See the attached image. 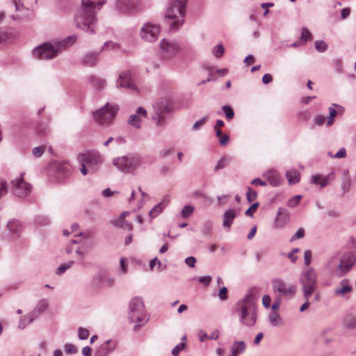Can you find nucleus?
Instances as JSON below:
<instances>
[{
    "instance_id": "bf43d9fd",
    "label": "nucleus",
    "mask_w": 356,
    "mask_h": 356,
    "mask_svg": "<svg viewBox=\"0 0 356 356\" xmlns=\"http://www.w3.org/2000/svg\"><path fill=\"white\" fill-rule=\"evenodd\" d=\"M197 280L200 283L202 284L204 286H208L211 283V282L212 280V277L210 275H207V276L200 277H198Z\"/></svg>"
},
{
    "instance_id": "37998d69",
    "label": "nucleus",
    "mask_w": 356,
    "mask_h": 356,
    "mask_svg": "<svg viewBox=\"0 0 356 356\" xmlns=\"http://www.w3.org/2000/svg\"><path fill=\"white\" fill-rule=\"evenodd\" d=\"M301 199H302L301 195H295L288 201L287 205L289 207H295L299 204Z\"/></svg>"
},
{
    "instance_id": "5701e85b",
    "label": "nucleus",
    "mask_w": 356,
    "mask_h": 356,
    "mask_svg": "<svg viewBox=\"0 0 356 356\" xmlns=\"http://www.w3.org/2000/svg\"><path fill=\"white\" fill-rule=\"evenodd\" d=\"M236 216V211L234 209H229L225 211L222 216V226L225 228L229 229Z\"/></svg>"
},
{
    "instance_id": "09e8293b",
    "label": "nucleus",
    "mask_w": 356,
    "mask_h": 356,
    "mask_svg": "<svg viewBox=\"0 0 356 356\" xmlns=\"http://www.w3.org/2000/svg\"><path fill=\"white\" fill-rule=\"evenodd\" d=\"M45 149L46 147L44 146L35 147L33 149V154L34 156L39 158L43 154Z\"/></svg>"
},
{
    "instance_id": "f03ea898",
    "label": "nucleus",
    "mask_w": 356,
    "mask_h": 356,
    "mask_svg": "<svg viewBox=\"0 0 356 356\" xmlns=\"http://www.w3.org/2000/svg\"><path fill=\"white\" fill-rule=\"evenodd\" d=\"M236 312L241 325L251 327L257 322V304L253 289L249 290L245 296L236 304Z\"/></svg>"
},
{
    "instance_id": "774afa93",
    "label": "nucleus",
    "mask_w": 356,
    "mask_h": 356,
    "mask_svg": "<svg viewBox=\"0 0 356 356\" xmlns=\"http://www.w3.org/2000/svg\"><path fill=\"white\" fill-rule=\"evenodd\" d=\"M124 221V218L119 217L118 219L113 220L112 224L115 227L122 228Z\"/></svg>"
},
{
    "instance_id": "72a5a7b5",
    "label": "nucleus",
    "mask_w": 356,
    "mask_h": 356,
    "mask_svg": "<svg viewBox=\"0 0 356 356\" xmlns=\"http://www.w3.org/2000/svg\"><path fill=\"white\" fill-rule=\"evenodd\" d=\"M312 39V35L309 32V31L305 27L302 28L300 40L303 43H305L306 42H307L308 40H311Z\"/></svg>"
},
{
    "instance_id": "ddd939ff",
    "label": "nucleus",
    "mask_w": 356,
    "mask_h": 356,
    "mask_svg": "<svg viewBox=\"0 0 356 356\" xmlns=\"http://www.w3.org/2000/svg\"><path fill=\"white\" fill-rule=\"evenodd\" d=\"M24 174L11 181L12 193L19 197H24L29 195L31 191V186L24 180Z\"/></svg>"
},
{
    "instance_id": "e2e57ef3",
    "label": "nucleus",
    "mask_w": 356,
    "mask_h": 356,
    "mask_svg": "<svg viewBox=\"0 0 356 356\" xmlns=\"http://www.w3.org/2000/svg\"><path fill=\"white\" fill-rule=\"evenodd\" d=\"M7 184L3 180H0V198L7 193Z\"/></svg>"
},
{
    "instance_id": "dca6fc26",
    "label": "nucleus",
    "mask_w": 356,
    "mask_h": 356,
    "mask_svg": "<svg viewBox=\"0 0 356 356\" xmlns=\"http://www.w3.org/2000/svg\"><path fill=\"white\" fill-rule=\"evenodd\" d=\"M116 86L118 88H122L137 90V87L131 78V74L129 71H124L121 72L116 81Z\"/></svg>"
},
{
    "instance_id": "8fccbe9b",
    "label": "nucleus",
    "mask_w": 356,
    "mask_h": 356,
    "mask_svg": "<svg viewBox=\"0 0 356 356\" xmlns=\"http://www.w3.org/2000/svg\"><path fill=\"white\" fill-rule=\"evenodd\" d=\"M259 205V202H255L252 204L245 212V214L248 216H253L254 213L256 211Z\"/></svg>"
},
{
    "instance_id": "052dcab7",
    "label": "nucleus",
    "mask_w": 356,
    "mask_h": 356,
    "mask_svg": "<svg viewBox=\"0 0 356 356\" xmlns=\"http://www.w3.org/2000/svg\"><path fill=\"white\" fill-rule=\"evenodd\" d=\"M325 121V117L321 115H318L315 116L314 119V123L316 126H322L324 124Z\"/></svg>"
},
{
    "instance_id": "13d9d810",
    "label": "nucleus",
    "mask_w": 356,
    "mask_h": 356,
    "mask_svg": "<svg viewBox=\"0 0 356 356\" xmlns=\"http://www.w3.org/2000/svg\"><path fill=\"white\" fill-rule=\"evenodd\" d=\"M212 227H213V225L211 222H207L204 223L202 229V232L204 235H207L209 234L211 229H212Z\"/></svg>"
},
{
    "instance_id": "a211bd4d",
    "label": "nucleus",
    "mask_w": 356,
    "mask_h": 356,
    "mask_svg": "<svg viewBox=\"0 0 356 356\" xmlns=\"http://www.w3.org/2000/svg\"><path fill=\"white\" fill-rule=\"evenodd\" d=\"M141 116L143 118L147 117V111L143 107H138L136 113L132 114L129 116L127 122L129 124L134 127L135 128L140 127Z\"/></svg>"
},
{
    "instance_id": "7ed1b4c3",
    "label": "nucleus",
    "mask_w": 356,
    "mask_h": 356,
    "mask_svg": "<svg viewBox=\"0 0 356 356\" xmlns=\"http://www.w3.org/2000/svg\"><path fill=\"white\" fill-rule=\"evenodd\" d=\"M76 39V37L75 35H72L54 44L44 42L33 49V55L35 58L40 60L52 59L62 51L68 42L73 44Z\"/></svg>"
},
{
    "instance_id": "f704fd0d",
    "label": "nucleus",
    "mask_w": 356,
    "mask_h": 356,
    "mask_svg": "<svg viewBox=\"0 0 356 356\" xmlns=\"http://www.w3.org/2000/svg\"><path fill=\"white\" fill-rule=\"evenodd\" d=\"M109 343H110V341L108 340L106 343L101 345L96 353V355L106 356L109 353V350L108 349V345Z\"/></svg>"
},
{
    "instance_id": "c03bdc74",
    "label": "nucleus",
    "mask_w": 356,
    "mask_h": 356,
    "mask_svg": "<svg viewBox=\"0 0 356 356\" xmlns=\"http://www.w3.org/2000/svg\"><path fill=\"white\" fill-rule=\"evenodd\" d=\"M162 115L163 114H159L155 112L154 115L152 116V120L156 121V125L159 127L163 126L165 124V118Z\"/></svg>"
},
{
    "instance_id": "de8ad7c7",
    "label": "nucleus",
    "mask_w": 356,
    "mask_h": 356,
    "mask_svg": "<svg viewBox=\"0 0 356 356\" xmlns=\"http://www.w3.org/2000/svg\"><path fill=\"white\" fill-rule=\"evenodd\" d=\"M185 343L181 342L175 346L172 350V355L174 356H178L180 352L184 348Z\"/></svg>"
},
{
    "instance_id": "393cba45",
    "label": "nucleus",
    "mask_w": 356,
    "mask_h": 356,
    "mask_svg": "<svg viewBox=\"0 0 356 356\" xmlns=\"http://www.w3.org/2000/svg\"><path fill=\"white\" fill-rule=\"evenodd\" d=\"M264 176L266 177L271 186L276 187L281 184L279 174L276 170H268L266 172H265Z\"/></svg>"
},
{
    "instance_id": "3c124183",
    "label": "nucleus",
    "mask_w": 356,
    "mask_h": 356,
    "mask_svg": "<svg viewBox=\"0 0 356 356\" xmlns=\"http://www.w3.org/2000/svg\"><path fill=\"white\" fill-rule=\"evenodd\" d=\"M90 79H91V81L93 82V83L95 85V86L98 88H103L106 85V81L103 79L96 78V77H91Z\"/></svg>"
},
{
    "instance_id": "6e6552de",
    "label": "nucleus",
    "mask_w": 356,
    "mask_h": 356,
    "mask_svg": "<svg viewBox=\"0 0 356 356\" xmlns=\"http://www.w3.org/2000/svg\"><path fill=\"white\" fill-rule=\"evenodd\" d=\"M300 282L304 298L314 294L317 289V275L315 270L313 268L304 270L300 275Z\"/></svg>"
},
{
    "instance_id": "338daca9",
    "label": "nucleus",
    "mask_w": 356,
    "mask_h": 356,
    "mask_svg": "<svg viewBox=\"0 0 356 356\" xmlns=\"http://www.w3.org/2000/svg\"><path fill=\"white\" fill-rule=\"evenodd\" d=\"M185 263L189 267L193 268L195 266L196 263V259L194 257H188L185 259Z\"/></svg>"
},
{
    "instance_id": "412c9836",
    "label": "nucleus",
    "mask_w": 356,
    "mask_h": 356,
    "mask_svg": "<svg viewBox=\"0 0 356 356\" xmlns=\"http://www.w3.org/2000/svg\"><path fill=\"white\" fill-rule=\"evenodd\" d=\"M170 102L166 98H161L154 104V111L159 114H164L170 112Z\"/></svg>"
},
{
    "instance_id": "9d476101",
    "label": "nucleus",
    "mask_w": 356,
    "mask_h": 356,
    "mask_svg": "<svg viewBox=\"0 0 356 356\" xmlns=\"http://www.w3.org/2000/svg\"><path fill=\"white\" fill-rule=\"evenodd\" d=\"M356 263V251L348 252L343 254L339 264L337 266V275L342 277L348 273Z\"/></svg>"
},
{
    "instance_id": "69168bd1",
    "label": "nucleus",
    "mask_w": 356,
    "mask_h": 356,
    "mask_svg": "<svg viewBox=\"0 0 356 356\" xmlns=\"http://www.w3.org/2000/svg\"><path fill=\"white\" fill-rule=\"evenodd\" d=\"M16 11H20L24 9V4L22 0H13Z\"/></svg>"
},
{
    "instance_id": "f257e3e1",
    "label": "nucleus",
    "mask_w": 356,
    "mask_h": 356,
    "mask_svg": "<svg viewBox=\"0 0 356 356\" xmlns=\"http://www.w3.org/2000/svg\"><path fill=\"white\" fill-rule=\"evenodd\" d=\"M105 3L102 0H81V7L74 15L76 27L92 34L95 33L96 13Z\"/></svg>"
},
{
    "instance_id": "603ef678",
    "label": "nucleus",
    "mask_w": 356,
    "mask_h": 356,
    "mask_svg": "<svg viewBox=\"0 0 356 356\" xmlns=\"http://www.w3.org/2000/svg\"><path fill=\"white\" fill-rule=\"evenodd\" d=\"M218 297L220 300L225 301L227 300L228 296H227V289L225 286H223L218 291Z\"/></svg>"
},
{
    "instance_id": "c756f323",
    "label": "nucleus",
    "mask_w": 356,
    "mask_h": 356,
    "mask_svg": "<svg viewBox=\"0 0 356 356\" xmlns=\"http://www.w3.org/2000/svg\"><path fill=\"white\" fill-rule=\"evenodd\" d=\"M268 320L270 323L274 327H280L283 325V321L280 314L276 312H272L269 316Z\"/></svg>"
},
{
    "instance_id": "c9c22d12",
    "label": "nucleus",
    "mask_w": 356,
    "mask_h": 356,
    "mask_svg": "<svg viewBox=\"0 0 356 356\" xmlns=\"http://www.w3.org/2000/svg\"><path fill=\"white\" fill-rule=\"evenodd\" d=\"M74 261H70L67 263L62 264L59 266V267L56 269V274L57 275H62L64 273L67 269L72 267L73 265Z\"/></svg>"
},
{
    "instance_id": "4468645a",
    "label": "nucleus",
    "mask_w": 356,
    "mask_h": 356,
    "mask_svg": "<svg viewBox=\"0 0 356 356\" xmlns=\"http://www.w3.org/2000/svg\"><path fill=\"white\" fill-rule=\"evenodd\" d=\"M160 47L163 56L167 58H171L175 56L180 49L179 44L175 41L167 39L161 40Z\"/></svg>"
},
{
    "instance_id": "0e129e2a",
    "label": "nucleus",
    "mask_w": 356,
    "mask_h": 356,
    "mask_svg": "<svg viewBox=\"0 0 356 356\" xmlns=\"http://www.w3.org/2000/svg\"><path fill=\"white\" fill-rule=\"evenodd\" d=\"M271 298L268 295H264L262 298V303L265 308H269L270 306Z\"/></svg>"
},
{
    "instance_id": "39448f33",
    "label": "nucleus",
    "mask_w": 356,
    "mask_h": 356,
    "mask_svg": "<svg viewBox=\"0 0 356 356\" xmlns=\"http://www.w3.org/2000/svg\"><path fill=\"white\" fill-rule=\"evenodd\" d=\"M78 161L81 164V172L83 175L88 174V170L91 172H95L98 167L103 163L104 158L95 151H88L79 154Z\"/></svg>"
},
{
    "instance_id": "f8f14e48",
    "label": "nucleus",
    "mask_w": 356,
    "mask_h": 356,
    "mask_svg": "<svg viewBox=\"0 0 356 356\" xmlns=\"http://www.w3.org/2000/svg\"><path fill=\"white\" fill-rule=\"evenodd\" d=\"M161 28L158 24L147 22L140 29L141 38L148 42H154L159 38Z\"/></svg>"
},
{
    "instance_id": "0eeeda50",
    "label": "nucleus",
    "mask_w": 356,
    "mask_h": 356,
    "mask_svg": "<svg viewBox=\"0 0 356 356\" xmlns=\"http://www.w3.org/2000/svg\"><path fill=\"white\" fill-rule=\"evenodd\" d=\"M119 110V107L115 104L106 103L103 107L95 112H93L95 120L103 126L111 124Z\"/></svg>"
},
{
    "instance_id": "423d86ee",
    "label": "nucleus",
    "mask_w": 356,
    "mask_h": 356,
    "mask_svg": "<svg viewBox=\"0 0 356 356\" xmlns=\"http://www.w3.org/2000/svg\"><path fill=\"white\" fill-rule=\"evenodd\" d=\"M129 319L131 323H136L140 327L147 322L145 319V309L143 300L141 298L135 297L129 303Z\"/></svg>"
},
{
    "instance_id": "49530a36",
    "label": "nucleus",
    "mask_w": 356,
    "mask_h": 356,
    "mask_svg": "<svg viewBox=\"0 0 356 356\" xmlns=\"http://www.w3.org/2000/svg\"><path fill=\"white\" fill-rule=\"evenodd\" d=\"M298 116L300 120L307 122L310 119L311 113L309 111L306 110L300 112Z\"/></svg>"
},
{
    "instance_id": "a19ab883",
    "label": "nucleus",
    "mask_w": 356,
    "mask_h": 356,
    "mask_svg": "<svg viewBox=\"0 0 356 356\" xmlns=\"http://www.w3.org/2000/svg\"><path fill=\"white\" fill-rule=\"evenodd\" d=\"M314 45L316 49L321 52H324L327 49V45L323 40H316Z\"/></svg>"
},
{
    "instance_id": "2f4dec72",
    "label": "nucleus",
    "mask_w": 356,
    "mask_h": 356,
    "mask_svg": "<svg viewBox=\"0 0 356 356\" xmlns=\"http://www.w3.org/2000/svg\"><path fill=\"white\" fill-rule=\"evenodd\" d=\"M330 332V328H325V329L323 330L320 333V337L323 339V341L325 345H327L334 341L333 338L329 337L327 336V334Z\"/></svg>"
},
{
    "instance_id": "1a4fd4ad",
    "label": "nucleus",
    "mask_w": 356,
    "mask_h": 356,
    "mask_svg": "<svg viewBox=\"0 0 356 356\" xmlns=\"http://www.w3.org/2000/svg\"><path fill=\"white\" fill-rule=\"evenodd\" d=\"M113 165L120 171L129 173L143 163V158L138 155L124 156L113 160Z\"/></svg>"
},
{
    "instance_id": "c85d7f7f",
    "label": "nucleus",
    "mask_w": 356,
    "mask_h": 356,
    "mask_svg": "<svg viewBox=\"0 0 356 356\" xmlns=\"http://www.w3.org/2000/svg\"><path fill=\"white\" fill-rule=\"evenodd\" d=\"M49 305V302L47 299H42L40 300L34 310L31 313H34L35 315H37V317L42 314L47 307Z\"/></svg>"
},
{
    "instance_id": "4be33fe9",
    "label": "nucleus",
    "mask_w": 356,
    "mask_h": 356,
    "mask_svg": "<svg viewBox=\"0 0 356 356\" xmlns=\"http://www.w3.org/2000/svg\"><path fill=\"white\" fill-rule=\"evenodd\" d=\"M224 124L225 123L222 120H218L213 127L216 136L219 138V143L221 145H226L229 140V137L227 134H223L221 130L218 129V127H222Z\"/></svg>"
},
{
    "instance_id": "f3484780",
    "label": "nucleus",
    "mask_w": 356,
    "mask_h": 356,
    "mask_svg": "<svg viewBox=\"0 0 356 356\" xmlns=\"http://www.w3.org/2000/svg\"><path fill=\"white\" fill-rule=\"evenodd\" d=\"M289 213L286 209L282 207L278 208L274 220V227L276 229L283 228L289 222Z\"/></svg>"
},
{
    "instance_id": "aec40b11",
    "label": "nucleus",
    "mask_w": 356,
    "mask_h": 356,
    "mask_svg": "<svg viewBox=\"0 0 356 356\" xmlns=\"http://www.w3.org/2000/svg\"><path fill=\"white\" fill-rule=\"evenodd\" d=\"M352 291L353 286L350 284L349 280L345 278L340 281L339 286L335 288L334 293L339 297H343Z\"/></svg>"
},
{
    "instance_id": "864d4df0",
    "label": "nucleus",
    "mask_w": 356,
    "mask_h": 356,
    "mask_svg": "<svg viewBox=\"0 0 356 356\" xmlns=\"http://www.w3.org/2000/svg\"><path fill=\"white\" fill-rule=\"evenodd\" d=\"M65 351L67 354H74L77 353V348L74 344L69 343L65 345Z\"/></svg>"
},
{
    "instance_id": "58836bf2",
    "label": "nucleus",
    "mask_w": 356,
    "mask_h": 356,
    "mask_svg": "<svg viewBox=\"0 0 356 356\" xmlns=\"http://www.w3.org/2000/svg\"><path fill=\"white\" fill-rule=\"evenodd\" d=\"M194 207L190 205L184 206L181 210V216L184 218H188L193 212Z\"/></svg>"
},
{
    "instance_id": "4c0bfd02",
    "label": "nucleus",
    "mask_w": 356,
    "mask_h": 356,
    "mask_svg": "<svg viewBox=\"0 0 356 356\" xmlns=\"http://www.w3.org/2000/svg\"><path fill=\"white\" fill-rule=\"evenodd\" d=\"M222 110L225 113V115L227 120H232L234 116V112L232 108L228 105L222 106Z\"/></svg>"
},
{
    "instance_id": "5fc2aeb1",
    "label": "nucleus",
    "mask_w": 356,
    "mask_h": 356,
    "mask_svg": "<svg viewBox=\"0 0 356 356\" xmlns=\"http://www.w3.org/2000/svg\"><path fill=\"white\" fill-rule=\"evenodd\" d=\"M208 117H204L200 120H197L192 127L193 131L197 130L200 127L203 126L204 124L207 121Z\"/></svg>"
},
{
    "instance_id": "9b49d317",
    "label": "nucleus",
    "mask_w": 356,
    "mask_h": 356,
    "mask_svg": "<svg viewBox=\"0 0 356 356\" xmlns=\"http://www.w3.org/2000/svg\"><path fill=\"white\" fill-rule=\"evenodd\" d=\"M272 288L275 293L282 296L293 297L296 292V287L286 282L281 278H276L272 280Z\"/></svg>"
},
{
    "instance_id": "4d7b16f0",
    "label": "nucleus",
    "mask_w": 356,
    "mask_h": 356,
    "mask_svg": "<svg viewBox=\"0 0 356 356\" xmlns=\"http://www.w3.org/2000/svg\"><path fill=\"white\" fill-rule=\"evenodd\" d=\"M304 262L306 266H309L312 262V252L306 250L304 252Z\"/></svg>"
},
{
    "instance_id": "cd10ccee",
    "label": "nucleus",
    "mask_w": 356,
    "mask_h": 356,
    "mask_svg": "<svg viewBox=\"0 0 356 356\" xmlns=\"http://www.w3.org/2000/svg\"><path fill=\"white\" fill-rule=\"evenodd\" d=\"M37 318V315H35L34 313H29L27 315L23 316L19 322V327L21 329H24L26 327L27 325L33 322V321Z\"/></svg>"
},
{
    "instance_id": "473e14b6",
    "label": "nucleus",
    "mask_w": 356,
    "mask_h": 356,
    "mask_svg": "<svg viewBox=\"0 0 356 356\" xmlns=\"http://www.w3.org/2000/svg\"><path fill=\"white\" fill-rule=\"evenodd\" d=\"M164 208L163 207V205H161L159 203L155 205L149 212V216L154 218L156 217L158 215H159Z\"/></svg>"
},
{
    "instance_id": "6ab92c4d",
    "label": "nucleus",
    "mask_w": 356,
    "mask_h": 356,
    "mask_svg": "<svg viewBox=\"0 0 356 356\" xmlns=\"http://www.w3.org/2000/svg\"><path fill=\"white\" fill-rule=\"evenodd\" d=\"M334 179V172H331L325 177L321 175H312L311 177V182L315 185H320L321 188L327 186Z\"/></svg>"
},
{
    "instance_id": "a18cd8bd",
    "label": "nucleus",
    "mask_w": 356,
    "mask_h": 356,
    "mask_svg": "<svg viewBox=\"0 0 356 356\" xmlns=\"http://www.w3.org/2000/svg\"><path fill=\"white\" fill-rule=\"evenodd\" d=\"M89 334H90V332L87 329L83 328V327L79 328L78 335H79V339H81V340L87 339L89 337Z\"/></svg>"
},
{
    "instance_id": "bb28decb",
    "label": "nucleus",
    "mask_w": 356,
    "mask_h": 356,
    "mask_svg": "<svg viewBox=\"0 0 356 356\" xmlns=\"http://www.w3.org/2000/svg\"><path fill=\"white\" fill-rule=\"evenodd\" d=\"M300 177V174L297 170H290L286 172V177L291 185L298 183Z\"/></svg>"
},
{
    "instance_id": "b1692460",
    "label": "nucleus",
    "mask_w": 356,
    "mask_h": 356,
    "mask_svg": "<svg viewBox=\"0 0 356 356\" xmlns=\"http://www.w3.org/2000/svg\"><path fill=\"white\" fill-rule=\"evenodd\" d=\"M7 228L14 238L19 236L22 229L21 224L17 220H10L7 224Z\"/></svg>"
},
{
    "instance_id": "7c9ffc66",
    "label": "nucleus",
    "mask_w": 356,
    "mask_h": 356,
    "mask_svg": "<svg viewBox=\"0 0 356 356\" xmlns=\"http://www.w3.org/2000/svg\"><path fill=\"white\" fill-rule=\"evenodd\" d=\"M348 175V172L344 171V178L343 179V181L341 184V189L343 193L348 192L350 190L352 186V181Z\"/></svg>"
},
{
    "instance_id": "6e6d98bb",
    "label": "nucleus",
    "mask_w": 356,
    "mask_h": 356,
    "mask_svg": "<svg viewBox=\"0 0 356 356\" xmlns=\"http://www.w3.org/2000/svg\"><path fill=\"white\" fill-rule=\"evenodd\" d=\"M305 236V229L303 228H300L296 234L291 238L290 241H293L297 239L302 238Z\"/></svg>"
},
{
    "instance_id": "2eb2a0df",
    "label": "nucleus",
    "mask_w": 356,
    "mask_h": 356,
    "mask_svg": "<svg viewBox=\"0 0 356 356\" xmlns=\"http://www.w3.org/2000/svg\"><path fill=\"white\" fill-rule=\"evenodd\" d=\"M138 2L136 0H116L115 8L122 14L131 15L136 12Z\"/></svg>"
},
{
    "instance_id": "79ce46f5",
    "label": "nucleus",
    "mask_w": 356,
    "mask_h": 356,
    "mask_svg": "<svg viewBox=\"0 0 356 356\" xmlns=\"http://www.w3.org/2000/svg\"><path fill=\"white\" fill-rule=\"evenodd\" d=\"M329 116L327 121V125L330 126L334 122V118L337 115V111L332 107L329 108Z\"/></svg>"
},
{
    "instance_id": "ea45409f",
    "label": "nucleus",
    "mask_w": 356,
    "mask_h": 356,
    "mask_svg": "<svg viewBox=\"0 0 356 356\" xmlns=\"http://www.w3.org/2000/svg\"><path fill=\"white\" fill-rule=\"evenodd\" d=\"M224 47L220 44L213 48V54L216 58H220L224 54Z\"/></svg>"
},
{
    "instance_id": "20e7f679",
    "label": "nucleus",
    "mask_w": 356,
    "mask_h": 356,
    "mask_svg": "<svg viewBox=\"0 0 356 356\" xmlns=\"http://www.w3.org/2000/svg\"><path fill=\"white\" fill-rule=\"evenodd\" d=\"M188 0H171L166 9L165 18L172 20L169 24L170 31H177L184 24L186 15V6Z\"/></svg>"
},
{
    "instance_id": "a878e982",
    "label": "nucleus",
    "mask_w": 356,
    "mask_h": 356,
    "mask_svg": "<svg viewBox=\"0 0 356 356\" xmlns=\"http://www.w3.org/2000/svg\"><path fill=\"white\" fill-rule=\"evenodd\" d=\"M83 62L86 65L95 66L98 63V53L89 52L86 54L83 58Z\"/></svg>"
},
{
    "instance_id": "680f3d73",
    "label": "nucleus",
    "mask_w": 356,
    "mask_h": 356,
    "mask_svg": "<svg viewBox=\"0 0 356 356\" xmlns=\"http://www.w3.org/2000/svg\"><path fill=\"white\" fill-rule=\"evenodd\" d=\"M226 166V159L225 157H222L218 162L216 165L214 170L216 172L220 169H223Z\"/></svg>"
},
{
    "instance_id": "e433bc0d",
    "label": "nucleus",
    "mask_w": 356,
    "mask_h": 356,
    "mask_svg": "<svg viewBox=\"0 0 356 356\" xmlns=\"http://www.w3.org/2000/svg\"><path fill=\"white\" fill-rule=\"evenodd\" d=\"M247 190H248V191L246 193L247 200L249 203H250L257 199V191L252 190V188L250 186H248Z\"/></svg>"
}]
</instances>
